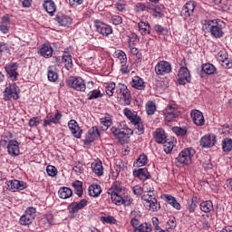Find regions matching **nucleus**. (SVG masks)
Here are the masks:
<instances>
[{"label":"nucleus","mask_w":232,"mask_h":232,"mask_svg":"<svg viewBox=\"0 0 232 232\" xmlns=\"http://www.w3.org/2000/svg\"><path fill=\"white\" fill-rule=\"evenodd\" d=\"M95 28L96 32L98 34H101L102 35H104L105 37H108V35L113 34V29L109 24H106L102 22H96L95 23Z\"/></svg>","instance_id":"nucleus-18"},{"label":"nucleus","mask_w":232,"mask_h":232,"mask_svg":"<svg viewBox=\"0 0 232 232\" xmlns=\"http://www.w3.org/2000/svg\"><path fill=\"white\" fill-rule=\"evenodd\" d=\"M46 172L49 177H57V168L54 166L49 165L46 167Z\"/></svg>","instance_id":"nucleus-62"},{"label":"nucleus","mask_w":232,"mask_h":232,"mask_svg":"<svg viewBox=\"0 0 232 232\" xmlns=\"http://www.w3.org/2000/svg\"><path fill=\"white\" fill-rule=\"evenodd\" d=\"M222 150L225 153H229L232 150V140L228 138H225L222 140Z\"/></svg>","instance_id":"nucleus-47"},{"label":"nucleus","mask_w":232,"mask_h":232,"mask_svg":"<svg viewBox=\"0 0 232 232\" xmlns=\"http://www.w3.org/2000/svg\"><path fill=\"white\" fill-rule=\"evenodd\" d=\"M101 137V132H99V128L97 126L92 127L91 130H88L85 136V140L83 143L88 146L95 140V139Z\"/></svg>","instance_id":"nucleus-15"},{"label":"nucleus","mask_w":232,"mask_h":232,"mask_svg":"<svg viewBox=\"0 0 232 232\" xmlns=\"http://www.w3.org/2000/svg\"><path fill=\"white\" fill-rule=\"evenodd\" d=\"M123 115L126 116V119L130 121V124H140V116L135 111H131L130 109L125 108L123 109Z\"/></svg>","instance_id":"nucleus-17"},{"label":"nucleus","mask_w":232,"mask_h":232,"mask_svg":"<svg viewBox=\"0 0 232 232\" xmlns=\"http://www.w3.org/2000/svg\"><path fill=\"white\" fill-rule=\"evenodd\" d=\"M92 169L95 175H98V177L102 176V173H104V169L102 168V162L101 160L92 162Z\"/></svg>","instance_id":"nucleus-34"},{"label":"nucleus","mask_w":232,"mask_h":232,"mask_svg":"<svg viewBox=\"0 0 232 232\" xmlns=\"http://www.w3.org/2000/svg\"><path fill=\"white\" fill-rule=\"evenodd\" d=\"M154 72L156 75H168L172 72L171 63H169V62L167 61H160L155 65Z\"/></svg>","instance_id":"nucleus-10"},{"label":"nucleus","mask_w":232,"mask_h":232,"mask_svg":"<svg viewBox=\"0 0 232 232\" xmlns=\"http://www.w3.org/2000/svg\"><path fill=\"white\" fill-rule=\"evenodd\" d=\"M47 78L50 82H55L59 79V74L57 73V67L55 65H50L47 68Z\"/></svg>","instance_id":"nucleus-30"},{"label":"nucleus","mask_w":232,"mask_h":232,"mask_svg":"<svg viewBox=\"0 0 232 232\" xmlns=\"http://www.w3.org/2000/svg\"><path fill=\"white\" fill-rule=\"evenodd\" d=\"M132 193L133 195H136V197H140V198H142V193H144V189L139 186V185H136L132 188Z\"/></svg>","instance_id":"nucleus-61"},{"label":"nucleus","mask_w":232,"mask_h":232,"mask_svg":"<svg viewBox=\"0 0 232 232\" xmlns=\"http://www.w3.org/2000/svg\"><path fill=\"white\" fill-rule=\"evenodd\" d=\"M146 111H147V115H154L155 111H157V106L155 105V102H149L146 104Z\"/></svg>","instance_id":"nucleus-53"},{"label":"nucleus","mask_w":232,"mask_h":232,"mask_svg":"<svg viewBox=\"0 0 232 232\" xmlns=\"http://www.w3.org/2000/svg\"><path fill=\"white\" fill-rule=\"evenodd\" d=\"M39 124H41V117L39 116L31 118L28 122V125L30 126V128H35Z\"/></svg>","instance_id":"nucleus-57"},{"label":"nucleus","mask_w":232,"mask_h":232,"mask_svg":"<svg viewBox=\"0 0 232 232\" xmlns=\"http://www.w3.org/2000/svg\"><path fill=\"white\" fill-rule=\"evenodd\" d=\"M111 132L112 135L119 140V142H128L130 140V137L133 135V130L128 127L126 128H118V127H111Z\"/></svg>","instance_id":"nucleus-3"},{"label":"nucleus","mask_w":232,"mask_h":232,"mask_svg":"<svg viewBox=\"0 0 232 232\" xmlns=\"http://www.w3.org/2000/svg\"><path fill=\"white\" fill-rule=\"evenodd\" d=\"M148 164V157L145 154H140L139 158L134 161V168H142Z\"/></svg>","instance_id":"nucleus-39"},{"label":"nucleus","mask_w":232,"mask_h":232,"mask_svg":"<svg viewBox=\"0 0 232 232\" xmlns=\"http://www.w3.org/2000/svg\"><path fill=\"white\" fill-rule=\"evenodd\" d=\"M138 28L141 35H150V34H151V27L148 22L140 21L138 24Z\"/></svg>","instance_id":"nucleus-32"},{"label":"nucleus","mask_w":232,"mask_h":232,"mask_svg":"<svg viewBox=\"0 0 232 232\" xmlns=\"http://www.w3.org/2000/svg\"><path fill=\"white\" fill-rule=\"evenodd\" d=\"M201 164H202L204 169H206L207 171H208V169H213V163L211 162V156H205L201 160Z\"/></svg>","instance_id":"nucleus-48"},{"label":"nucleus","mask_w":232,"mask_h":232,"mask_svg":"<svg viewBox=\"0 0 232 232\" xmlns=\"http://www.w3.org/2000/svg\"><path fill=\"white\" fill-rule=\"evenodd\" d=\"M193 12H195V2L190 1L185 4L181 9L180 15L185 21H188L193 15Z\"/></svg>","instance_id":"nucleus-16"},{"label":"nucleus","mask_w":232,"mask_h":232,"mask_svg":"<svg viewBox=\"0 0 232 232\" xmlns=\"http://www.w3.org/2000/svg\"><path fill=\"white\" fill-rule=\"evenodd\" d=\"M62 61L64 63V66L67 70L69 68H72L73 66V62L72 61V54L68 52H64L63 56H62Z\"/></svg>","instance_id":"nucleus-38"},{"label":"nucleus","mask_w":232,"mask_h":232,"mask_svg":"<svg viewBox=\"0 0 232 232\" xmlns=\"http://www.w3.org/2000/svg\"><path fill=\"white\" fill-rule=\"evenodd\" d=\"M130 86L135 88V90H146V82H144V79L140 76L132 77Z\"/></svg>","instance_id":"nucleus-27"},{"label":"nucleus","mask_w":232,"mask_h":232,"mask_svg":"<svg viewBox=\"0 0 232 232\" xmlns=\"http://www.w3.org/2000/svg\"><path fill=\"white\" fill-rule=\"evenodd\" d=\"M143 193L144 194H155V188H153V184L152 183H145L143 185Z\"/></svg>","instance_id":"nucleus-55"},{"label":"nucleus","mask_w":232,"mask_h":232,"mask_svg":"<svg viewBox=\"0 0 232 232\" xmlns=\"http://www.w3.org/2000/svg\"><path fill=\"white\" fill-rule=\"evenodd\" d=\"M217 59H218V63H220V64H221V63L223 61H226L227 59H228L227 53H226L225 51H219L218 53Z\"/></svg>","instance_id":"nucleus-63"},{"label":"nucleus","mask_w":232,"mask_h":232,"mask_svg":"<svg viewBox=\"0 0 232 232\" xmlns=\"http://www.w3.org/2000/svg\"><path fill=\"white\" fill-rule=\"evenodd\" d=\"M155 194H143L141 195V200L147 202V204L151 203L153 199H155Z\"/></svg>","instance_id":"nucleus-64"},{"label":"nucleus","mask_w":232,"mask_h":232,"mask_svg":"<svg viewBox=\"0 0 232 232\" xmlns=\"http://www.w3.org/2000/svg\"><path fill=\"white\" fill-rule=\"evenodd\" d=\"M191 119L196 126H204L206 120L204 114L198 110H193L190 113Z\"/></svg>","instance_id":"nucleus-21"},{"label":"nucleus","mask_w":232,"mask_h":232,"mask_svg":"<svg viewBox=\"0 0 232 232\" xmlns=\"http://www.w3.org/2000/svg\"><path fill=\"white\" fill-rule=\"evenodd\" d=\"M72 187L74 188V192L78 195V197H82V182L76 180L72 183Z\"/></svg>","instance_id":"nucleus-49"},{"label":"nucleus","mask_w":232,"mask_h":232,"mask_svg":"<svg viewBox=\"0 0 232 232\" xmlns=\"http://www.w3.org/2000/svg\"><path fill=\"white\" fill-rule=\"evenodd\" d=\"M90 197H99L101 193H102V189L101 188V185L92 184L89 186L88 188Z\"/></svg>","instance_id":"nucleus-35"},{"label":"nucleus","mask_w":232,"mask_h":232,"mask_svg":"<svg viewBox=\"0 0 232 232\" xmlns=\"http://www.w3.org/2000/svg\"><path fill=\"white\" fill-rule=\"evenodd\" d=\"M100 124L103 130H108L113 124V119H111V116L106 115L100 119Z\"/></svg>","instance_id":"nucleus-37"},{"label":"nucleus","mask_w":232,"mask_h":232,"mask_svg":"<svg viewBox=\"0 0 232 232\" xmlns=\"http://www.w3.org/2000/svg\"><path fill=\"white\" fill-rule=\"evenodd\" d=\"M202 72L207 75H213L217 72V68L211 63H205L202 65Z\"/></svg>","instance_id":"nucleus-46"},{"label":"nucleus","mask_w":232,"mask_h":232,"mask_svg":"<svg viewBox=\"0 0 232 232\" xmlns=\"http://www.w3.org/2000/svg\"><path fill=\"white\" fill-rule=\"evenodd\" d=\"M126 187L122 184L121 180H115L111 188L107 190L108 195H111V198L113 202L117 198V197H121V195H126Z\"/></svg>","instance_id":"nucleus-5"},{"label":"nucleus","mask_w":232,"mask_h":232,"mask_svg":"<svg viewBox=\"0 0 232 232\" xmlns=\"http://www.w3.org/2000/svg\"><path fill=\"white\" fill-rule=\"evenodd\" d=\"M10 28H12V21L10 20V14H5L2 17L0 23V32L4 34L10 33Z\"/></svg>","instance_id":"nucleus-24"},{"label":"nucleus","mask_w":232,"mask_h":232,"mask_svg":"<svg viewBox=\"0 0 232 232\" xmlns=\"http://www.w3.org/2000/svg\"><path fill=\"white\" fill-rule=\"evenodd\" d=\"M44 8L50 15H53V14L57 12V5H55V3L52 0L45 1L44 4Z\"/></svg>","instance_id":"nucleus-33"},{"label":"nucleus","mask_w":232,"mask_h":232,"mask_svg":"<svg viewBox=\"0 0 232 232\" xmlns=\"http://www.w3.org/2000/svg\"><path fill=\"white\" fill-rule=\"evenodd\" d=\"M165 198H166V201L168 202V204L172 206V208H174V209L180 210V208H181L180 203H179V201H177V198H175V197L169 196V195H165Z\"/></svg>","instance_id":"nucleus-41"},{"label":"nucleus","mask_w":232,"mask_h":232,"mask_svg":"<svg viewBox=\"0 0 232 232\" xmlns=\"http://www.w3.org/2000/svg\"><path fill=\"white\" fill-rule=\"evenodd\" d=\"M5 68L8 75V78L11 81H17V76L19 75V73H17V68H19V65L17 64V63H11L8 65H6Z\"/></svg>","instance_id":"nucleus-20"},{"label":"nucleus","mask_w":232,"mask_h":232,"mask_svg":"<svg viewBox=\"0 0 232 232\" xmlns=\"http://www.w3.org/2000/svg\"><path fill=\"white\" fill-rule=\"evenodd\" d=\"M100 220L103 224H116L117 219L113 216L101 217Z\"/></svg>","instance_id":"nucleus-56"},{"label":"nucleus","mask_w":232,"mask_h":232,"mask_svg":"<svg viewBox=\"0 0 232 232\" xmlns=\"http://www.w3.org/2000/svg\"><path fill=\"white\" fill-rule=\"evenodd\" d=\"M191 81V74L189 73V70L187 67H180L179 73H178V82L181 86L184 84H188Z\"/></svg>","instance_id":"nucleus-14"},{"label":"nucleus","mask_w":232,"mask_h":232,"mask_svg":"<svg viewBox=\"0 0 232 232\" xmlns=\"http://www.w3.org/2000/svg\"><path fill=\"white\" fill-rule=\"evenodd\" d=\"M172 131L179 137H186V135H188V128L186 127H174L172 129Z\"/></svg>","instance_id":"nucleus-50"},{"label":"nucleus","mask_w":232,"mask_h":232,"mask_svg":"<svg viewBox=\"0 0 232 232\" xmlns=\"http://www.w3.org/2000/svg\"><path fill=\"white\" fill-rule=\"evenodd\" d=\"M194 156L195 150L193 148L184 149L176 158V164H178V166H189Z\"/></svg>","instance_id":"nucleus-2"},{"label":"nucleus","mask_w":232,"mask_h":232,"mask_svg":"<svg viewBox=\"0 0 232 232\" xmlns=\"http://www.w3.org/2000/svg\"><path fill=\"white\" fill-rule=\"evenodd\" d=\"M164 10H166V7L164 6V5H155L152 9L153 16L154 17H164Z\"/></svg>","instance_id":"nucleus-43"},{"label":"nucleus","mask_w":232,"mask_h":232,"mask_svg":"<svg viewBox=\"0 0 232 232\" xmlns=\"http://www.w3.org/2000/svg\"><path fill=\"white\" fill-rule=\"evenodd\" d=\"M163 150L165 151V153H171V151H173V147L175 146L173 144V141H168L165 140V142H163Z\"/></svg>","instance_id":"nucleus-59"},{"label":"nucleus","mask_w":232,"mask_h":232,"mask_svg":"<svg viewBox=\"0 0 232 232\" xmlns=\"http://www.w3.org/2000/svg\"><path fill=\"white\" fill-rule=\"evenodd\" d=\"M61 119H63V112H61L59 110H56L53 115L48 113L44 119L43 127L52 128V124L57 126V124H61Z\"/></svg>","instance_id":"nucleus-7"},{"label":"nucleus","mask_w":232,"mask_h":232,"mask_svg":"<svg viewBox=\"0 0 232 232\" xmlns=\"http://www.w3.org/2000/svg\"><path fill=\"white\" fill-rule=\"evenodd\" d=\"M88 101H93V99H101L102 94L101 93V90H92L87 94Z\"/></svg>","instance_id":"nucleus-51"},{"label":"nucleus","mask_w":232,"mask_h":232,"mask_svg":"<svg viewBox=\"0 0 232 232\" xmlns=\"http://www.w3.org/2000/svg\"><path fill=\"white\" fill-rule=\"evenodd\" d=\"M105 92L109 97H113L115 92V82H111L106 86Z\"/></svg>","instance_id":"nucleus-60"},{"label":"nucleus","mask_w":232,"mask_h":232,"mask_svg":"<svg viewBox=\"0 0 232 232\" xmlns=\"http://www.w3.org/2000/svg\"><path fill=\"white\" fill-rule=\"evenodd\" d=\"M58 195H59L60 198L66 199V198H70V197H72V195H73V192L72 191V189L70 188L62 187L58 190Z\"/></svg>","instance_id":"nucleus-36"},{"label":"nucleus","mask_w":232,"mask_h":232,"mask_svg":"<svg viewBox=\"0 0 232 232\" xmlns=\"http://www.w3.org/2000/svg\"><path fill=\"white\" fill-rule=\"evenodd\" d=\"M20 92L19 87L15 83L10 84L4 92V100L10 101V99H14V101H17Z\"/></svg>","instance_id":"nucleus-9"},{"label":"nucleus","mask_w":232,"mask_h":232,"mask_svg":"<svg viewBox=\"0 0 232 232\" xmlns=\"http://www.w3.org/2000/svg\"><path fill=\"white\" fill-rule=\"evenodd\" d=\"M153 137L158 144H164V142H166V139L168 138L166 136V131H164L162 129H156V130L153 132Z\"/></svg>","instance_id":"nucleus-29"},{"label":"nucleus","mask_w":232,"mask_h":232,"mask_svg":"<svg viewBox=\"0 0 232 232\" xmlns=\"http://www.w3.org/2000/svg\"><path fill=\"white\" fill-rule=\"evenodd\" d=\"M66 84L69 88L76 90V92H85L86 91V82L81 77L71 76L66 80Z\"/></svg>","instance_id":"nucleus-6"},{"label":"nucleus","mask_w":232,"mask_h":232,"mask_svg":"<svg viewBox=\"0 0 232 232\" xmlns=\"http://www.w3.org/2000/svg\"><path fill=\"white\" fill-rule=\"evenodd\" d=\"M138 228L141 232H152L153 227H151V224L150 223H142L141 225L138 226Z\"/></svg>","instance_id":"nucleus-58"},{"label":"nucleus","mask_w":232,"mask_h":232,"mask_svg":"<svg viewBox=\"0 0 232 232\" xmlns=\"http://www.w3.org/2000/svg\"><path fill=\"white\" fill-rule=\"evenodd\" d=\"M199 208L203 213H211L213 211V202L211 200L203 201L200 203Z\"/></svg>","instance_id":"nucleus-40"},{"label":"nucleus","mask_w":232,"mask_h":232,"mask_svg":"<svg viewBox=\"0 0 232 232\" xmlns=\"http://www.w3.org/2000/svg\"><path fill=\"white\" fill-rule=\"evenodd\" d=\"M149 207V211H159L160 209V203L157 200V198L152 199L151 202L147 205Z\"/></svg>","instance_id":"nucleus-52"},{"label":"nucleus","mask_w":232,"mask_h":232,"mask_svg":"<svg viewBox=\"0 0 232 232\" xmlns=\"http://www.w3.org/2000/svg\"><path fill=\"white\" fill-rule=\"evenodd\" d=\"M68 128L73 137H75L76 139H81V136L82 135V130H81V127H79V123H77L75 120L69 121Z\"/></svg>","instance_id":"nucleus-23"},{"label":"nucleus","mask_w":232,"mask_h":232,"mask_svg":"<svg viewBox=\"0 0 232 232\" xmlns=\"http://www.w3.org/2000/svg\"><path fill=\"white\" fill-rule=\"evenodd\" d=\"M114 8H115L118 12H125V11H126V0H118V1L114 4Z\"/></svg>","instance_id":"nucleus-54"},{"label":"nucleus","mask_w":232,"mask_h":232,"mask_svg":"<svg viewBox=\"0 0 232 232\" xmlns=\"http://www.w3.org/2000/svg\"><path fill=\"white\" fill-rule=\"evenodd\" d=\"M117 97L120 99V102L123 104V106H130L131 104V92L128 86L124 84H119L116 87Z\"/></svg>","instance_id":"nucleus-4"},{"label":"nucleus","mask_w":232,"mask_h":232,"mask_svg":"<svg viewBox=\"0 0 232 232\" xmlns=\"http://www.w3.org/2000/svg\"><path fill=\"white\" fill-rule=\"evenodd\" d=\"M36 209L34 207H29L25 209L24 215L19 219L21 226H30L35 219Z\"/></svg>","instance_id":"nucleus-8"},{"label":"nucleus","mask_w":232,"mask_h":232,"mask_svg":"<svg viewBox=\"0 0 232 232\" xmlns=\"http://www.w3.org/2000/svg\"><path fill=\"white\" fill-rule=\"evenodd\" d=\"M115 59H118L121 64H126L128 63V57L126 56V53L121 50H117L114 52Z\"/></svg>","instance_id":"nucleus-42"},{"label":"nucleus","mask_w":232,"mask_h":232,"mask_svg":"<svg viewBox=\"0 0 232 232\" xmlns=\"http://www.w3.org/2000/svg\"><path fill=\"white\" fill-rule=\"evenodd\" d=\"M180 115V111H179V109H177L175 106L169 105L164 110V117L165 121L167 122H171L172 121H175Z\"/></svg>","instance_id":"nucleus-13"},{"label":"nucleus","mask_w":232,"mask_h":232,"mask_svg":"<svg viewBox=\"0 0 232 232\" xmlns=\"http://www.w3.org/2000/svg\"><path fill=\"white\" fill-rule=\"evenodd\" d=\"M55 21L60 24V26H65L68 27L70 24H72V18L70 16L65 15L63 14L59 13L56 17Z\"/></svg>","instance_id":"nucleus-28"},{"label":"nucleus","mask_w":232,"mask_h":232,"mask_svg":"<svg viewBox=\"0 0 232 232\" xmlns=\"http://www.w3.org/2000/svg\"><path fill=\"white\" fill-rule=\"evenodd\" d=\"M40 54L45 59H50V57L53 55V49L52 48V45L49 44H44L42 48H40Z\"/></svg>","instance_id":"nucleus-31"},{"label":"nucleus","mask_w":232,"mask_h":232,"mask_svg":"<svg viewBox=\"0 0 232 232\" xmlns=\"http://www.w3.org/2000/svg\"><path fill=\"white\" fill-rule=\"evenodd\" d=\"M7 152L11 157H17L21 150H19V141L15 140H9L7 144Z\"/></svg>","instance_id":"nucleus-22"},{"label":"nucleus","mask_w":232,"mask_h":232,"mask_svg":"<svg viewBox=\"0 0 232 232\" xmlns=\"http://www.w3.org/2000/svg\"><path fill=\"white\" fill-rule=\"evenodd\" d=\"M202 30L206 34H210L214 39H220L224 37V30L226 29V23L222 20L204 19L201 21Z\"/></svg>","instance_id":"nucleus-1"},{"label":"nucleus","mask_w":232,"mask_h":232,"mask_svg":"<svg viewBox=\"0 0 232 232\" xmlns=\"http://www.w3.org/2000/svg\"><path fill=\"white\" fill-rule=\"evenodd\" d=\"M133 177L136 179H139L140 180H148L150 179V172L148 171L147 168H141L138 169H134L132 172Z\"/></svg>","instance_id":"nucleus-25"},{"label":"nucleus","mask_w":232,"mask_h":232,"mask_svg":"<svg viewBox=\"0 0 232 232\" xmlns=\"http://www.w3.org/2000/svg\"><path fill=\"white\" fill-rule=\"evenodd\" d=\"M188 210L189 211V213H194L195 209H197V206H198V198L195 196L192 197L191 200H188Z\"/></svg>","instance_id":"nucleus-45"},{"label":"nucleus","mask_w":232,"mask_h":232,"mask_svg":"<svg viewBox=\"0 0 232 232\" xmlns=\"http://www.w3.org/2000/svg\"><path fill=\"white\" fill-rule=\"evenodd\" d=\"M5 188L9 191L15 193V191H23V189H26V183L17 179H11L5 182Z\"/></svg>","instance_id":"nucleus-11"},{"label":"nucleus","mask_w":232,"mask_h":232,"mask_svg":"<svg viewBox=\"0 0 232 232\" xmlns=\"http://www.w3.org/2000/svg\"><path fill=\"white\" fill-rule=\"evenodd\" d=\"M199 144L202 148H213V145L217 144V137L213 134H207L200 139Z\"/></svg>","instance_id":"nucleus-19"},{"label":"nucleus","mask_w":232,"mask_h":232,"mask_svg":"<svg viewBox=\"0 0 232 232\" xmlns=\"http://www.w3.org/2000/svg\"><path fill=\"white\" fill-rule=\"evenodd\" d=\"M175 227H177V218H175V217H170L167 223L165 224L166 231H173Z\"/></svg>","instance_id":"nucleus-44"},{"label":"nucleus","mask_w":232,"mask_h":232,"mask_svg":"<svg viewBox=\"0 0 232 232\" xmlns=\"http://www.w3.org/2000/svg\"><path fill=\"white\" fill-rule=\"evenodd\" d=\"M116 206H131L133 198L130 196L122 194L121 196L116 197V199L112 201Z\"/></svg>","instance_id":"nucleus-26"},{"label":"nucleus","mask_w":232,"mask_h":232,"mask_svg":"<svg viewBox=\"0 0 232 232\" xmlns=\"http://www.w3.org/2000/svg\"><path fill=\"white\" fill-rule=\"evenodd\" d=\"M88 206V200L82 199L79 202H72L67 207V211L70 213V215H75L81 211V209H84Z\"/></svg>","instance_id":"nucleus-12"}]
</instances>
